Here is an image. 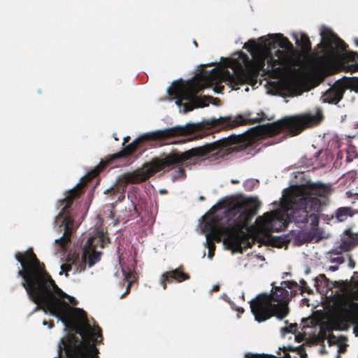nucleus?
<instances>
[{"mask_svg":"<svg viewBox=\"0 0 358 358\" xmlns=\"http://www.w3.org/2000/svg\"><path fill=\"white\" fill-rule=\"evenodd\" d=\"M329 269L334 272L338 269V266H329Z\"/></svg>","mask_w":358,"mask_h":358,"instance_id":"nucleus-35","label":"nucleus"},{"mask_svg":"<svg viewBox=\"0 0 358 358\" xmlns=\"http://www.w3.org/2000/svg\"><path fill=\"white\" fill-rule=\"evenodd\" d=\"M320 124V108L315 114L311 113L301 115L286 117L283 119L258 125L251 129L250 134L238 136L231 135L206 144L203 146L189 149L185 152H173L164 157L154 158L150 163L145 164L141 169L122 176L120 181L125 185L138 184L148 180L150 177L161 171H169L179 166L176 178H185V170L180 166L182 164H194L196 161L211 154L215 159L223 158L229 155L245 150L250 146L255 138L273 136L282 131H286L291 136L300 134L306 128Z\"/></svg>","mask_w":358,"mask_h":358,"instance_id":"nucleus-2","label":"nucleus"},{"mask_svg":"<svg viewBox=\"0 0 358 358\" xmlns=\"http://www.w3.org/2000/svg\"><path fill=\"white\" fill-rule=\"evenodd\" d=\"M189 278V275L184 272V267L181 265L176 269L164 272L161 276L160 283L163 289H166L168 283L173 282H182Z\"/></svg>","mask_w":358,"mask_h":358,"instance_id":"nucleus-15","label":"nucleus"},{"mask_svg":"<svg viewBox=\"0 0 358 358\" xmlns=\"http://www.w3.org/2000/svg\"><path fill=\"white\" fill-rule=\"evenodd\" d=\"M322 237L319 234V232L314 231L312 233V236L310 238L309 241L315 239V241L318 242L319 241H320L322 239Z\"/></svg>","mask_w":358,"mask_h":358,"instance_id":"nucleus-29","label":"nucleus"},{"mask_svg":"<svg viewBox=\"0 0 358 358\" xmlns=\"http://www.w3.org/2000/svg\"><path fill=\"white\" fill-rule=\"evenodd\" d=\"M358 245V234L353 233L351 229L345 231V236L342 238L338 246L332 249L331 253L334 255H342L343 252L351 250Z\"/></svg>","mask_w":358,"mask_h":358,"instance_id":"nucleus-16","label":"nucleus"},{"mask_svg":"<svg viewBox=\"0 0 358 358\" xmlns=\"http://www.w3.org/2000/svg\"><path fill=\"white\" fill-rule=\"evenodd\" d=\"M350 207H341L336 210V217L340 222L345 221L348 216H352Z\"/></svg>","mask_w":358,"mask_h":358,"instance_id":"nucleus-22","label":"nucleus"},{"mask_svg":"<svg viewBox=\"0 0 358 358\" xmlns=\"http://www.w3.org/2000/svg\"><path fill=\"white\" fill-rule=\"evenodd\" d=\"M219 289H220L219 286H218V285H216V286H215V287H213V291L217 292V291H218V290H219Z\"/></svg>","mask_w":358,"mask_h":358,"instance_id":"nucleus-40","label":"nucleus"},{"mask_svg":"<svg viewBox=\"0 0 358 358\" xmlns=\"http://www.w3.org/2000/svg\"><path fill=\"white\" fill-rule=\"evenodd\" d=\"M337 343V338L334 334H330L328 338V343L329 345H334Z\"/></svg>","mask_w":358,"mask_h":358,"instance_id":"nucleus-30","label":"nucleus"},{"mask_svg":"<svg viewBox=\"0 0 358 358\" xmlns=\"http://www.w3.org/2000/svg\"><path fill=\"white\" fill-rule=\"evenodd\" d=\"M315 55H317V57H318L319 55H317V53H315Z\"/></svg>","mask_w":358,"mask_h":358,"instance_id":"nucleus-48","label":"nucleus"},{"mask_svg":"<svg viewBox=\"0 0 358 358\" xmlns=\"http://www.w3.org/2000/svg\"><path fill=\"white\" fill-rule=\"evenodd\" d=\"M231 182L232 184H238V183H239L240 182H239V180H236V179H232V180H231Z\"/></svg>","mask_w":358,"mask_h":358,"instance_id":"nucleus-38","label":"nucleus"},{"mask_svg":"<svg viewBox=\"0 0 358 358\" xmlns=\"http://www.w3.org/2000/svg\"><path fill=\"white\" fill-rule=\"evenodd\" d=\"M54 358H57V357H54Z\"/></svg>","mask_w":358,"mask_h":358,"instance_id":"nucleus-49","label":"nucleus"},{"mask_svg":"<svg viewBox=\"0 0 358 358\" xmlns=\"http://www.w3.org/2000/svg\"><path fill=\"white\" fill-rule=\"evenodd\" d=\"M348 257H349V263H348L349 267L351 268H355V261L352 259V257L350 255H349Z\"/></svg>","mask_w":358,"mask_h":358,"instance_id":"nucleus-32","label":"nucleus"},{"mask_svg":"<svg viewBox=\"0 0 358 358\" xmlns=\"http://www.w3.org/2000/svg\"><path fill=\"white\" fill-rule=\"evenodd\" d=\"M83 193V185L78 184L75 187L68 191L63 199L58 201L61 211L55 218V224L60 228L63 227L62 236L55 240L62 249H65L66 245L71 241V237L75 230V223L71 213L73 201L79 198Z\"/></svg>","mask_w":358,"mask_h":358,"instance_id":"nucleus-8","label":"nucleus"},{"mask_svg":"<svg viewBox=\"0 0 358 358\" xmlns=\"http://www.w3.org/2000/svg\"><path fill=\"white\" fill-rule=\"evenodd\" d=\"M331 258V262L341 264L345 262V259L341 255H334L331 253V250L329 252Z\"/></svg>","mask_w":358,"mask_h":358,"instance_id":"nucleus-25","label":"nucleus"},{"mask_svg":"<svg viewBox=\"0 0 358 358\" xmlns=\"http://www.w3.org/2000/svg\"><path fill=\"white\" fill-rule=\"evenodd\" d=\"M352 54L355 55L357 57V58L358 59V53L357 52H352Z\"/></svg>","mask_w":358,"mask_h":358,"instance_id":"nucleus-41","label":"nucleus"},{"mask_svg":"<svg viewBox=\"0 0 358 358\" xmlns=\"http://www.w3.org/2000/svg\"><path fill=\"white\" fill-rule=\"evenodd\" d=\"M320 277L327 279L326 277H325V275H324V274L323 275H320Z\"/></svg>","mask_w":358,"mask_h":358,"instance_id":"nucleus-43","label":"nucleus"},{"mask_svg":"<svg viewBox=\"0 0 358 358\" xmlns=\"http://www.w3.org/2000/svg\"><path fill=\"white\" fill-rule=\"evenodd\" d=\"M319 213H312L308 214V223L310 222V226L313 229L317 227L319 224Z\"/></svg>","mask_w":358,"mask_h":358,"instance_id":"nucleus-24","label":"nucleus"},{"mask_svg":"<svg viewBox=\"0 0 358 358\" xmlns=\"http://www.w3.org/2000/svg\"><path fill=\"white\" fill-rule=\"evenodd\" d=\"M264 118L245 119L243 115L220 117L211 118L202 122L203 127L208 129H214L216 131L236 128L241 125L251 124L262 121Z\"/></svg>","mask_w":358,"mask_h":358,"instance_id":"nucleus-13","label":"nucleus"},{"mask_svg":"<svg viewBox=\"0 0 358 358\" xmlns=\"http://www.w3.org/2000/svg\"><path fill=\"white\" fill-rule=\"evenodd\" d=\"M297 330L296 324H291L288 327H285L282 329V331L284 333H292L294 334Z\"/></svg>","mask_w":358,"mask_h":358,"instance_id":"nucleus-26","label":"nucleus"},{"mask_svg":"<svg viewBox=\"0 0 358 358\" xmlns=\"http://www.w3.org/2000/svg\"><path fill=\"white\" fill-rule=\"evenodd\" d=\"M130 139L129 136L124 137L123 139V145H124L126 143H127Z\"/></svg>","mask_w":358,"mask_h":358,"instance_id":"nucleus-37","label":"nucleus"},{"mask_svg":"<svg viewBox=\"0 0 358 358\" xmlns=\"http://www.w3.org/2000/svg\"><path fill=\"white\" fill-rule=\"evenodd\" d=\"M296 44L301 48L299 53L301 55V59L304 62V58L312 52L311 42L309 37L306 34H301L299 39L296 38Z\"/></svg>","mask_w":358,"mask_h":358,"instance_id":"nucleus-19","label":"nucleus"},{"mask_svg":"<svg viewBox=\"0 0 358 358\" xmlns=\"http://www.w3.org/2000/svg\"><path fill=\"white\" fill-rule=\"evenodd\" d=\"M243 48L250 53L252 60L245 53L238 52L237 58L229 59L228 66L233 69V73L224 69L212 71L216 80H229L235 90L244 84L256 85L262 70L278 76L285 69L303 64L299 51L295 50L293 44L280 34H269L268 38L262 36L257 42L249 40Z\"/></svg>","mask_w":358,"mask_h":358,"instance_id":"nucleus-3","label":"nucleus"},{"mask_svg":"<svg viewBox=\"0 0 358 358\" xmlns=\"http://www.w3.org/2000/svg\"><path fill=\"white\" fill-rule=\"evenodd\" d=\"M194 43L196 47L198 46L197 43L196 41H194Z\"/></svg>","mask_w":358,"mask_h":358,"instance_id":"nucleus-45","label":"nucleus"},{"mask_svg":"<svg viewBox=\"0 0 358 358\" xmlns=\"http://www.w3.org/2000/svg\"><path fill=\"white\" fill-rule=\"evenodd\" d=\"M307 192L311 195L327 197L331 194L332 188L331 185L315 182L308 185Z\"/></svg>","mask_w":358,"mask_h":358,"instance_id":"nucleus-18","label":"nucleus"},{"mask_svg":"<svg viewBox=\"0 0 358 358\" xmlns=\"http://www.w3.org/2000/svg\"><path fill=\"white\" fill-rule=\"evenodd\" d=\"M132 282H133V281H129L128 282L126 291L120 296L121 299L124 298L127 294H128L129 293L130 289H131V285Z\"/></svg>","mask_w":358,"mask_h":358,"instance_id":"nucleus-31","label":"nucleus"},{"mask_svg":"<svg viewBox=\"0 0 358 358\" xmlns=\"http://www.w3.org/2000/svg\"><path fill=\"white\" fill-rule=\"evenodd\" d=\"M196 130V126L192 124H187L185 126H176L164 129L156 130L141 135L135 139L133 142L126 145L122 150L110 155L105 161H101L99 164L90 173L91 178L97 176L113 161L120 158H126L136 152L138 148L143 146L145 141H161L187 136L194 133Z\"/></svg>","mask_w":358,"mask_h":358,"instance_id":"nucleus-6","label":"nucleus"},{"mask_svg":"<svg viewBox=\"0 0 358 358\" xmlns=\"http://www.w3.org/2000/svg\"><path fill=\"white\" fill-rule=\"evenodd\" d=\"M289 206V209L292 210V218L297 223H308V214L319 213L321 210L320 200L317 197H313L308 192L291 196Z\"/></svg>","mask_w":358,"mask_h":358,"instance_id":"nucleus-9","label":"nucleus"},{"mask_svg":"<svg viewBox=\"0 0 358 358\" xmlns=\"http://www.w3.org/2000/svg\"><path fill=\"white\" fill-rule=\"evenodd\" d=\"M43 324L48 325L50 329H52L54 327V322L52 320H50L49 322L44 320L43 322Z\"/></svg>","mask_w":358,"mask_h":358,"instance_id":"nucleus-33","label":"nucleus"},{"mask_svg":"<svg viewBox=\"0 0 358 358\" xmlns=\"http://www.w3.org/2000/svg\"><path fill=\"white\" fill-rule=\"evenodd\" d=\"M300 287V294L304 292L312 294L313 290L308 286L303 279L299 281V285L293 280L282 281L281 286H273L270 294L264 293L258 294L250 301V309L255 320L264 322L275 316L279 320L284 319L289 313L288 303L292 295H296L294 288Z\"/></svg>","mask_w":358,"mask_h":358,"instance_id":"nucleus-5","label":"nucleus"},{"mask_svg":"<svg viewBox=\"0 0 358 358\" xmlns=\"http://www.w3.org/2000/svg\"><path fill=\"white\" fill-rule=\"evenodd\" d=\"M355 44L358 46V39L355 40Z\"/></svg>","mask_w":358,"mask_h":358,"instance_id":"nucleus-42","label":"nucleus"},{"mask_svg":"<svg viewBox=\"0 0 358 358\" xmlns=\"http://www.w3.org/2000/svg\"><path fill=\"white\" fill-rule=\"evenodd\" d=\"M259 207L260 202L255 198L233 199L223 211L208 214L202 224V230L208 232L206 236L208 257L211 259L215 255L213 240L220 242L224 236V244L234 253H242L244 243L252 248V243L243 229L257 214Z\"/></svg>","mask_w":358,"mask_h":358,"instance_id":"nucleus-4","label":"nucleus"},{"mask_svg":"<svg viewBox=\"0 0 358 358\" xmlns=\"http://www.w3.org/2000/svg\"><path fill=\"white\" fill-rule=\"evenodd\" d=\"M15 257L22 266L17 276L23 278L22 286L36 305L33 312L49 313L75 333L61 340L63 346L59 345V357L64 350L66 358H99L96 345L103 342L101 329L96 326L93 329L85 311L61 299L69 296L56 285L32 249L16 252Z\"/></svg>","mask_w":358,"mask_h":358,"instance_id":"nucleus-1","label":"nucleus"},{"mask_svg":"<svg viewBox=\"0 0 358 358\" xmlns=\"http://www.w3.org/2000/svg\"><path fill=\"white\" fill-rule=\"evenodd\" d=\"M354 333L357 336H358V324L357 323L356 325L354 327L353 329Z\"/></svg>","mask_w":358,"mask_h":358,"instance_id":"nucleus-36","label":"nucleus"},{"mask_svg":"<svg viewBox=\"0 0 358 358\" xmlns=\"http://www.w3.org/2000/svg\"><path fill=\"white\" fill-rule=\"evenodd\" d=\"M349 85L353 90L358 92V78H352L349 82Z\"/></svg>","mask_w":358,"mask_h":358,"instance_id":"nucleus-28","label":"nucleus"},{"mask_svg":"<svg viewBox=\"0 0 358 358\" xmlns=\"http://www.w3.org/2000/svg\"><path fill=\"white\" fill-rule=\"evenodd\" d=\"M124 198V193H122V194L120 195V196H119L118 199H119L120 201H121V200H122Z\"/></svg>","mask_w":358,"mask_h":358,"instance_id":"nucleus-39","label":"nucleus"},{"mask_svg":"<svg viewBox=\"0 0 358 358\" xmlns=\"http://www.w3.org/2000/svg\"><path fill=\"white\" fill-rule=\"evenodd\" d=\"M98 245L103 248V236L90 237L83 249L81 258L78 254H73L72 263L77 265L76 272L84 271L87 264L91 267L100 260L101 252H96L95 250Z\"/></svg>","mask_w":358,"mask_h":358,"instance_id":"nucleus-12","label":"nucleus"},{"mask_svg":"<svg viewBox=\"0 0 358 358\" xmlns=\"http://www.w3.org/2000/svg\"><path fill=\"white\" fill-rule=\"evenodd\" d=\"M122 271L123 273V275L124 276V280L129 282L132 281L131 278L134 276L133 271L131 270L126 271L124 268H122Z\"/></svg>","mask_w":358,"mask_h":358,"instance_id":"nucleus-27","label":"nucleus"},{"mask_svg":"<svg viewBox=\"0 0 358 358\" xmlns=\"http://www.w3.org/2000/svg\"><path fill=\"white\" fill-rule=\"evenodd\" d=\"M339 352H342V350H341V348L340 347L339 348V350H338Z\"/></svg>","mask_w":358,"mask_h":358,"instance_id":"nucleus-46","label":"nucleus"},{"mask_svg":"<svg viewBox=\"0 0 358 358\" xmlns=\"http://www.w3.org/2000/svg\"><path fill=\"white\" fill-rule=\"evenodd\" d=\"M320 35L322 41L317 45V48L321 49L322 51V55L318 56L320 62L329 63L337 56L338 50H346L348 45L330 29L324 27Z\"/></svg>","mask_w":358,"mask_h":358,"instance_id":"nucleus-10","label":"nucleus"},{"mask_svg":"<svg viewBox=\"0 0 358 358\" xmlns=\"http://www.w3.org/2000/svg\"><path fill=\"white\" fill-rule=\"evenodd\" d=\"M265 216L267 217L264 223L265 229L259 238V242L265 245L276 248H282L288 244L291 241L289 235L279 236L271 235L273 231L278 232L284 230L287 224L285 221L275 219L273 215L267 213L265 214Z\"/></svg>","mask_w":358,"mask_h":358,"instance_id":"nucleus-11","label":"nucleus"},{"mask_svg":"<svg viewBox=\"0 0 358 358\" xmlns=\"http://www.w3.org/2000/svg\"><path fill=\"white\" fill-rule=\"evenodd\" d=\"M351 300H358V280L352 282L345 293L338 294L336 297V303L341 310H347Z\"/></svg>","mask_w":358,"mask_h":358,"instance_id":"nucleus-17","label":"nucleus"},{"mask_svg":"<svg viewBox=\"0 0 358 358\" xmlns=\"http://www.w3.org/2000/svg\"><path fill=\"white\" fill-rule=\"evenodd\" d=\"M73 255H69L66 259V263L63 264L61 266V272L60 274L62 273H65L66 276H68V272L70 271L73 268L74 269L73 274L77 273L78 272H76V269L77 268V265L72 263Z\"/></svg>","mask_w":358,"mask_h":358,"instance_id":"nucleus-21","label":"nucleus"},{"mask_svg":"<svg viewBox=\"0 0 358 358\" xmlns=\"http://www.w3.org/2000/svg\"><path fill=\"white\" fill-rule=\"evenodd\" d=\"M348 86L341 80L336 81L328 90H327L321 99L322 102L336 104L343 97V94Z\"/></svg>","mask_w":358,"mask_h":358,"instance_id":"nucleus-14","label":"nucleus"},{"mask_svg":"<svg viewBox=\"0 0 358 358\" xmlns=\"http://www.w3.org/2000/svg\"><path fill=\"white\" fill-rule=\"evenodd\" d=\"M259 181L253 178L247 179L243 182V187L245 191H252L254 187L258 184Z\"/></svg>","mask_w":358,"mask_h":358,"instance_id":"nucleus-23","label":"nucleus"},{"mask_svg":"<svg viewBox=\"0 0 358 358\" xmlns=\"http://www.w3.org/2000/svg\"><path fill=\"white\" fill-rule=\"evenodd\" d=\"M191 140H192L191 138L182 139V140L178 141H176V142H174V143H185L187 141H190Z\"/></svg>","mask_w":358,"mask_h":358,"instance_id":"nucleus-34","label":"nucleus"},{"mask_svg":"<svg viewBox=\"0 0 358 358\" xmlns=\"http://www.w3.org/2000/svg\"><path fill=\"white\" fill-rule=\"evenodd\" d=\"M199 199L203 201V200H204V197L203 196H200Z\"/></svg>","mask_w":358,"mask_h":358,"instance_id":"nucleus-44","label":"nucleus"},{"mask_svg":"<svg viewBox=\"0 0 358 358\" xmlns=\"http://www.w3.org/2000/svg\"><path fill=\"white\" fill-rule=\"evenodd\" d=\"M213 69L210 70L206 76L200 75V80L203 83V84L198 83L191 86L189 88L185 89L180 81H174L171 86L168 88L167 92L169 95L178 99V101H176L178 105L180 104L181 101H192L184 104V113L191 111L196 107H203L205 106L201 103V100L196 96V94L201 92L206 87L214 86L213 90L216 93H222L224 89V87L222 85V83L227 82L232 90H234L229 80L224 79L219 81L216 80L215 75L213 73Z\"/></svg>","mask_w":358,"mask_h":358,"instance_id":"nucleus-7","label":"nucleus"},{"mask_svg":"<svg viewBox=\"0 0 358 358\" xmlns=\"http://www.w3.org/2000/svg\"><path fill=\"white\" fill-rule=\"evenodd\" d=\"M336 358H341V356L338 355Z\"/></svg>","mask_w":358,"mask_h":358,"instance_id":"nucleus-47","label":"nucleus"},{"mask_svg":"<svg viewBox=\"0 0 358 358\" xmlns=\"http://www.w3.org/2000/svg\"><path fill=\"white\" fill-rule=\"evenodd\" d=\"M345 157L346 162H351L358 157V152L357 148L352 145H348L345 149L340 150L338 152V158L342 159Z\"/></svg>","mask_w":358,"mask_h":358,"instance_id":"nucleus-20","label":"nucleus"}]
</instances>
